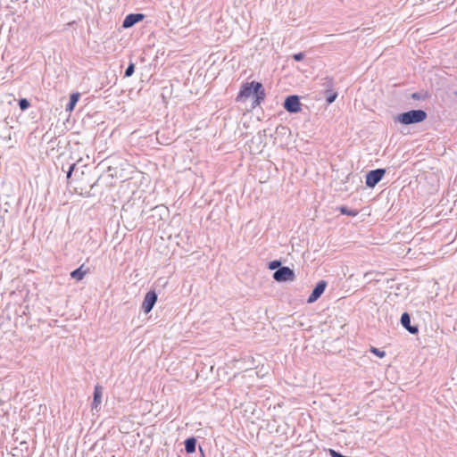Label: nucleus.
<instances>
[{
	"mask_svg": "<svg viewBox=\"0 0 457 457\" xmlns=\"http://www.w3.org/2000/svg\"><path fill=\"white\" fill-rule=\"evenodd\" d=\"M327 287V282L325 280L319 281L314 288L312 289L311 295H309L307 299L308 303H312L316 302L321 295L324 293L325 289Z\"/></svg>",
	"mask_w": 457,
	"mask_h": 457,
	"instance_id": "obj_7",
	"label": "nucleus"
},
{
	"mask_svg": "<svg viewBox=\"0 0 457 457\" xmlns=\"http://www.w3.org/2000/svg\"><path fill=\"white\" fill-rule=\"evenodd\" d=\"M145 14L143 13H129L128 14L122 21V28L129 29L133 27L137 22L143 21L145 19Z\"/></svg>",
	"mask_w": 457,
	"mask_h": 457,
	"instance_id": "obj_8",
	"label": "nucleus"
},
{
	"mask_svg": "<svg viewBox=\"0 0 457 457\" xmlns=\"http://www.w3.org/2000/svg\"><path fill=\"white\" fill-rule=\"evenodd\" d=\"M253 96H255V99L253 103V107H256L261 104V103L264 100L265 96H266L262 83H261V88L259 90H257L256 93H253Z\"/></svg>",
	"mask_w": 457,
	"mask_h": 457,
	"instance_id": "obj_13",
	"label": "nucleus"
},
{
	"mask_svg": "<svg viewBox=\"0 0 457 457\" xmlns=\"http://www.w3.org/2000/svg\"><path fill=\"white\" fill-rule=\"evenodd\" d=\"M272 278L277 282L293 281L295 278V274L289 267L282 266L274 271Z\"/></svg>",
	"mask_w": 457,
	"mask_h": 457,
	"instance_id": "obj_3",
	"label": "nucleus"
},
{
	"mask_svg": "<svg viewBox=\"0 0 457 457\" xmlns=\"http://www.w3.org/2000/svg\"><path fill=\"white\" fill-rule=\"evenodd\" d=\"M325 96H326V102L330 104H332L333 102H335V100L337 99V92L335 91V89H332L330 91H328V92H325L324 93Z\"/></svg>",
	"mask_w": 457,
	"mask_h": 457,
	"instance_id": "obj_17",
	"label": "nucleus"
},
{
	"mask_svg": "<svg viewBox=\"0 0 457 457\" xmlns=\"http://www.w3.org/2000/svg\"><path fill=\"white\" fill-rule=\"evenodd\" d=\"M79 96L80 95L79 93H72L70 96V100H69V103L67 104L65 109L66 111L68 112H71L76 104L78 103L79 99Z\"/></svg>",
	"mask_w": 457,
	"mask_h": 457,
	"instance_id": "obj_15",
	"label": "nucleus"
},
{
	"mask_svg": "<svg viewBox=\"0 0 457 457\" xmlns=\"http://www.w3.org/2000/svg\"><path fill=\"white\" fill-rule=\"evenodd\" d=\"M135 72V63L133 62H130L125 70L124 72V78L131 77Z\"/></svg>",
	"mask_w": 457,
	"mask_h": 457,
	"instance_id": "obj_18",
	"label": "nucleus"
},
{
	"mask_svg": "<svg viewBox=\"0 0 457 457\" xmlns=\"http://www.w3.org/2000/svg\"><path fill=\"white\" fill-rule=\"evenodd\" d=\"M75 167H76V163H72V164L70 166V168H69V170H71V172H73V170H74Z\"/></svg>",
	"mask_w": 457,
	"mask_h": 457,
	"instance_id": "obj_24",
	"label": "nucleus"
},
{
	"mask_svg": "<svg viewBox=\"0 0 457 457\" xmlns=\"http://www.w3.org/2000/svg\"><path fill=\"white\" fill-rule=\"evenodd\" d=\"M260 88L261 82L258 81L243 83L237 96L236 101H243L244 99L249 97L251 95H253V93H256V91L259 90Z\"/></svg>",
	"mask_w": 457,
	"mask_h": 457,
	"instance_id": "obj_2",
	"label": "nucleus"
},
{
	"mask_svg": "<svg viewBox=\"0 0 457 457\" xmlns=\"http://www.w3.org/2000/svg\"><path fill=\"white\" fill-rule=\"evenodd\" d=\"M88 269L84 270V264L75 269L71 272V277L77 281H80L84 278L85 275L87 273Z\"/></svg>",
	"mask_w": 457,
	"mask_h": 457,
	"instance_id": "obj_10",
	"label": "nucleus"
},
{
	"mask_svg": "<svg viewBox=\"0 0 457 457\" xmlns=\"http://www.w3.org/2000/svg\"><path fill=\"white\" fill-rule=\"evenodd\" d=\"M18 105L21 111H25L30 106V103L26 98H21L18 102Z\"/></svg>",
	"mask_w": 457,
	"mask_h": 457,
	"instance_id": "obj_19",
	"label": "nucleus"
},
{
	"mask_svg": "<svg viewBox=\"0 0 457 457\" xmlns=\"http://www.w3.org/2000/svg\"><path fill=\"white\" fill-rule=\"evenodd\" d=\"M385 174L386 170L382 168L370 170L366 174V186L370 188L375 187L381 181Z\"/></svg>",
	"mask_w": 457,
	"mask_h": 457,
	"instance_id": "obj_4",
	"label": "nucleus"
},
{
	"mask_svg": "<svg viewBox=\"0 0 457 457\" xmlns=\"http://www.w3.org/2000/svg\"><path fill=\"white\" fill-rule=\"evenodd\" d=\"M281 266V262L278 261V260H274V261H271L269 262L268 264V268L271 270H277L278 269H279Z\"/></svg>",
	"mask_w": 457,
	"mask_h": 457,
	"instance_id": "obj_20",
	"label": "nucleus"
},
{
	"mask_svg": "<svg viewBox=\"0 0 457 457\" xmlns=\"http://www.w3.org/2000/svg\"><path fill=\"white\" fill-rule=\"evenodd\" d=\"M411 98L414 99V100H420V99H423L424 96H423V95L421 93L415 92V93L411 94Z\"/></svg>",
	"mask_w": 457,
	"mask_h": 457,
	"instance_id": "obj_23",
	"label": "nucleus"
},
{
	"mask_svg": "<svg viewBox=\"0 0 457 457\" xmlns=\"http://www.w3.org/2000/svg\"><path fill=\"white\" fill-rule=\"evenodd\" d=\"M339 211L342 214L355 217L358 214L357 210L349 209L347 206H340Z\"/></svg>",
	"mask_w": 457,
	"mask_h": 457,
	"instance_id": "obj_16",
	"label": "nucleus"
},
{
	"mask_svg": "<svg viewBox=\"0 0 457 457\" xmlns=\"http://www.w3.org/2000/svg\"><path fill=\"white\" fill-rule=\"evenodd\" d=\"M102 400V387L99 386H95L94 398L92 403V409H97Z\"/></svg>",
	"mask_w": 457,
	"mask_h": 457,
	"instance_id": "obj_12",
	"label": "nucleus"
},
{
	"mask_svg": "<svg viewBox=\"0 0 457 457\" xmlns=\"http://www.w3.org/2000/svg\"><path fill=\"white\" fill-rule=\"evenodd\" d=\"M200 451H201L202 454L204 455V451H203L202 447H200Z\"/></svg>",
	"mask_w": 457,
	"mask_h": 457,
	"instance_id": "obj_26",
	"label": "nucleus"
},
{
	"mask_svg": "<svg viewBox=\"0 0 457 457\" xmlns=\"http://www.w3.org/2000/svg\"><path fill=\"white\" fill-rule=\"evenodd\" d=\"M320 85H321V87L324 89V93L328 92V91H330L332 89H335L334 79L332 78H330V77H325V78L321 79Z\"/></svg>",
	"mask_w": 457,
	"mask_h": 457,
	"instance_id": "obj_14",
	"label": "nucleus"
},
{
	"mask_svg": "<svg viewBox=\"0 0 457 457\" xmlns=\"http://www.w3.org/2000/svg\"><path fill=\"white\" fill-rule=\"evenodd\" d=\"M370 352L379 358H383L386 355L385 351L373 346L370 347Z\"/></svg>",
	"mask_w": 457,
	"mask_h": 457,
	"instance_id": "obj_21",
	"label": "nucleus"
},
{
	"mask_svg": "<svg viewBox=\"0 0 457 457\" xmlns=\"http://www.w3.org/2000/svg\"><path fill=\"white\" fill-rule=\"evenodd\" d=\"M157 302V294L154 290H150L145 295L141 309L145 313L150 312Z\"/></svg>",
	"mask_w": 457,
	"mask_h": 457,
	"instance_id": "obj_6",
	"label": "nucleus"
},
{
	"mask_svg": "<svg viewBox=\"0 0 457 457\" xmlns=\"http://www.w3.org/2000/svg\"><path fill=\"white\" fill-rule=\"evenodd\" d=\"M284 109L289 113H298L302 111V104L300 97L296 95H291L286 97L284 104Z\"/></svg>",
	"mask_w": 457,
	"mask_h": 457,
	"instance_id": "obj_5",
	"label": "nucleus"
},
{
	"mask_svg": "<svg viewBox=\"0 0 457 457\" xmlns=\"http://www.w3.org/2000/svg\"><path fill=\"white\" fill-rule=\"evenodd\" d=\"M196 438L194 436L188 437L185 440V451L187 453H193L196 449Z\"/></svg>",
	"mask_w": 457,
	"mask_h": 457,
	"instance_id": "obj_11",
	"label": "nucleus"
},
{
	"mask_svg": "<svg viewBox=\"0 0 457 457\" xmlns=\"http://www.w3.org/2000/svg\"><path fill=\"white\" fill-rule=\"evenodd\" d=\"M71 175H72L71 170H68V171H67V174H66L67 179H71Z\"/></svg>",
	"mask_w": 457,
	"mask_h": 457,
	"instance_id": "obj_25",
	"label": "nucleus"
},
{
	"mask_svg": "<svg viewBox=\"0 0 457 457\" xmlns=\"http://www.w3.org/2000/svg\"><path fill=\"white\" fill-rule=\"evenodd\" d=\"M401 325L411 335H416L419 332L417 325L411 324V315L408 312H403L400 320Z\"/></svg>",
	"mask_w": 457,
	"mask_h": 457,
	"instance_id": "obj_9",
	"label": "nucleus"
},
{
	"mask_svg": "<svg viewBox=\"0 0 457 457\" xmlns=\"http://www.w3.org/2000/svg\"><path fill=\"white\" fill-rule=\"evenodd\" d=\"M304 56H305L304 53L299 52V53H296V54H293L292 58L295 62H300V61L303 60Z\"/></svg>",
	"mask_w": 457,
	"mask_h": 457,
	"instance_id": "obj_22",
	"label": "nucleus"
},
{
	"mask_svg": "<svg viewBox=\"0 0 457 457\" xmlns=\"http://www.w3.org/2000/svg\"><path fill=\"white\" fill-rule=\"evenodd\" d=\"M427 117L428 114L424 110L417 109L399 113L395 118V121L403 125H411L424 121Z\"/></svg>",
	"mask_w": 457,
	"mask_h": 457,
	"instance_id": "obj_1",
	"label": "nucleus"
}]
</instances>
